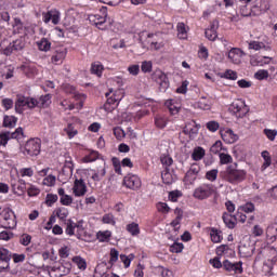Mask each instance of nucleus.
I'll return each instance as SVG.
<instances>
[{
	"instance_id": "obj_1",
	"label": "nucleus",
	"mask_w": 277,
	"mask_h": 277,
	"mask_svg": "<svg viewBox=\"0 0 277 277\" xmlns=\"http://www.w3.org/2000/svg\"><path fill=\"white\" fill-rule=\"evenodd\" d=\"M223 179L224 181H227V183L237 185L242 181H246V171L237 169V164H230L223 173Z\"/></svg>"
},
{
	"instance_id": "obj_2",
	"label": "nucleus",
	"mask_w": 277,
	"mask_h": 277,
	"mask_svg": "<svg viewBox=\"0 0 277 277\" xmlns=\"http://www.w3.org/2000/svg\"><path fill=\"white\" fill-rule=\"evenodd\" d=\"M107 101L104 104L105 111H114L116 107L120 104V101L124 98V91L122 89H118L114 91L110 89L108 93L105 94Z\"/></svg>"
},
{
	"instance_id": "obj_3",
	"label": "nucleus",
	"mask_w": 277,
	"mask_h": 277,
	"mask_svg": "<svg viewBox=\"0 0 277 277\" xmlns=\"http://www.w3.org/2000/svg\"><path fill=\"white\" fill-rule=\"evenodd\" d=\"M24 107H27L28 109H34L35 107H38V100L18 94L15 102L16 114H23Z\"/></svg>"
},
{
	"instance_id": "obj_4",
	"label": "nucleus",
	"mask_w": 277,
	"mask_h": 277,
	"mask_svg": "<svg viewBox=\"0 0 277 277\" xmlns=\"http://www.w3.org/2000/svg\"><path fill=\"white\" fill-rule=\"evenodd\" d=\"M228 111L237 118H243L248 114L249 109L243 100H235L228 108Z\"/></svg>"
},
{
	"instance_id": "obj_5",
	"label": "nucleus",
	"mask_w": 277,
	"mask_h": 277,
	"mask_svg": "<svg viewBox=\"0 0 277 277\" xmlns=\"http://www.w3.org/2000/svg\"><path fill=\"white\" fill-rule=\"evenodd\" d=\"M151 79L158 83L160 92H166L170 88V80H168V76L161 69H156L151 74Z\"/></svg>"
},
{
	"instance_id": "obj_6",
	"label": "nucleus",
	"mask_w": 277,
	"mask_h": 277,
	"mask_svg": "<svg viewBox=\"0 0 277 277\" xmlns=\"http://www.w3.org/2000/svg\"><path fill=\"white\" fill-rule=\"evenodd\" d=\"M101 12L104 14V16L90 15L89 21L90 23H93L97 29L105 31V29H107V27H104L105 23H107V6H102Z\"/></svg>"
},
{
	"instance_id": "obj_7",
	"label": "nucleus",
	"mask_w": 277,
	"mask_h": 277,
	"mask_svg": "<svg viewBox=\"0 0 277 277\" xmlns=\"http://www.w3.org/2000/svg\"><path fill=\"white\" fill-rule=\"evenodd\" d=\"M40 138H31L25 144V153L29 157H38L40 155Z\"/></svg>"
},
{
	"instance_id": "obj_8",
	"label": "nucleus",
	"mask_w": 277,
	"mask_h": 277,
	"mask_svg": "<svg viewBox=\"0 0 277 277\" xmlns=\"http://www.w3.org/2000/svg\"><path fill=\"white\" fill-rule=\"evenodd\" d=\"M23 135V128H17L14 132H2L0 133V146H8V142L10 140H17V137H21Z\"/></svg>"
},
{
	"instance_id": "obj_9",
	"label": "nucleus",
	"mask_w": 277,
	"mask_h": 277,
	"mask_svg": "<svg viewBox=\"0 0 277 277\" xmlns=\"http://www.w3.org/2000/svg\"><path fill=\"white\" fill-rule=\"evenodd\" d=\"M238 252L242 259H248L254 254V243H251L250 240L241 242L238 247Z\"/></svg>"
},
{
	"instance_id": "obj_10",
	"label": "nucleus",
	"mask_w": 277,
	"mask_h": 277,
	"mask_svg": "<svg viewBox=\"0 0 277 277\" xmlns=\"http://www.w3.org/2000/svg\"><path fill=\"white\" fill-rule=\"evenodd\" d=\"M68 274H70V266H64V265H62V264L54 265V266L49 271L50 277L68 276Z\"/></svg>"
},
{
	"instance_id": "obj_11",
	"label": "nucleus",
	"mask_w": 277,
	"mask_h": 277,
	"mask_svg": "<svg viewBox=\"0 0 277 277\" xmlns=\"http://www.w3.org/2000/svg\"><path fill=\"white\" fill-rule=\"evenodd\" d=\"M123 185L128 189H140L142 187V181L137 175H128L123 179Z\"/></svg>"
},
{
	"instance_id": "obj_12",
	"label": "nucleus",
	"mask_w": 277,
	"mask_h": 277,
	"mask_svg": "<svg viewBox=\"0 0 277 277\" xmlns=\"http://www.w3.org/2000/svg\"><path fill=\"white\" fill-rule=\"evenodd\" d=\"M241 265H243L241 262L233 263L228 260L223 262L224 269L226 272H232L233 274H243V267Z\"/></svg>"
},
{
	"instance_id": "obj_13",
	"label": "nucleus",
	"mask_w": 277,
	"mask_h": 277,
	"mask_svg": "<svg viewBox=\"0 0 277 277\" xmlns=\"http://www.w3.org/2000/svg\"><path fill=\"white\" fill-rule=\"evenodd\" d=\"M211 194H213V188L210 186H200L195 189L194 197L197 198V200H206Z\"/></svg>"
},
{
	"instance_id": "obj_14",
	"label": "nucleus",
	"mask_w": 277,
	"mask_h": 277,
	"mask_svg": "<svg viewBox=\"0 0 277 277\" xmlns=\"http://www.w3.org/2000/svg\"><path fill=\"white\" fill-rule=\"evenodd\" d=\"M11 187L13 189V194H16V196H23L25 192H27V184L25 183V180H11Z\"/></svg>"
},
{
	"instance_id": "obj_15",
	"label": "nucleus",
	"mask_w": 277,
	"mask_h": 277,
	"mask_svg": "<svg viewBox=\"0 0 277 277\" xmlns=\"http://www.w3.org/2000/svg\"><path fill=\"white\" fill-rule=\"evenodd\" d=\"M3 220L6 222L4 228H16V214L12 210L2 211Z\"/></svg>"
},
{
	"instance_id": "obj_16",
	"label": "nucleus",
	"mask_w": 277,
	"mask_h": 277,
	"mask_svg": "<svg viewBox=\"0 0 277 277\" xmlns=\"http://www.w3.org/2000/svg\"><path fill=\"white\" fill-rule=\"evenodd\" d=\"M220 134L225 144H235L239 140V136L230 129L221 130Z\"/></svg>"
},
{
	"instance_id": "obj_17",
	"label": "nucleus",
	"mask_w": 277,
	"mask_h": 277,
	"mask_svg": "<svg viewBox=\"0 0 277 277\" xmlns=\"http://www.w3.org/2000/svg\"><path fill=\"white\" fill-rule=\"evenodd\" d=\"M199 172H200V166L196 163L192 164L185 175L186 183H190V184L194 183V181L198 179Z\"/></svg>"
},
{
	"instance_id": "obj_18",
	"label": "nucleus",
	"mask_w": 277,
	"mask_h": 277,
	"mask_svg": "<svg viewBox=\"0 0 277 277\" xmlns=\"http://www.w3.org/2000/svg\"><path fill=\"white\" fill-rule=\"evenodd\" d=\"M72 192L77 197L85 196L88 192V186H85V182H83V180H76L74 183Z\"/></svg>"
},
{
	"instance_id": "obj_19",
	"label": "nucleus",
	"mask_w": 277,
	"mask_h": 277,
	"mask_svg": "<svg viewBox=\"0 0 277 277\" xmlns=\"http://www.w3.org/2000/svg\"><path fill=\"white\" fill-rule=\"evenodd\" d=\"M243 51L239 48H234L228 52V60L233 62V64H241V57L243 56Z\"/></svg>"
},
{
	"instance_id": "obj_20",
	"label": "nucleus",
	"mask_w": 277,
	"mask_h": 277,
	"mask_svg": "<svg viewBox=\"0 0 277 277\" xmlns=\"http://www.w3.org/2000/svg\"><path fill=\"white\" fill-rule=\"evenodd\" d=\"M185 135H189L190 140H195L196 135H198V127H196V121L188 122L183 130Z\"/></svg>"
},
{
	"instance_id": "obj_21",
	"label": "nucleus",
	"mask_w": 277,
	"mask_h": 277,
	"mask_svg": "<svg viewBox=\"0 0 277 277\" xmlns=\"http://www.w3.org/2000/svg\"><path fill=\"white\" fill-rule=\"evenodd\" d=\"M68 53V50L66 48H58L55 51V54L52 56V63L53 64H62L64 60H66V54Z\"/></svg>"
},
{
	"instance_id": "obj_22",
	"label": "nucleus",
	"mask_w": 277,
	"mask_h": 277,
	"mask_svg": "<svg viewBox=\"0 0 277 277\" xmlns=\"http://www.w3.org/2000/svg\"><path fill=\"white\" fill-rule=\"evenodd\" d=\"M52 21L53 25H57L60 23V12L57 11H49L44 14V23H50Z\"/></svg>"
},
{
	"instance_id": "obj_23",
	"label": "nucleus",
	"mask_w": 277,
	"mask_h": 277,
	"mask_svg": "<svg viewBox=\"0 0 277 277\" xmlns=\"http://www.w3.org/2000/svg\"><path fill=\"white\" fill-rule=\"evenodd\" d=\"M16 122H18V118L15 116H4L3 127L6 129H14V127H16Z\"/></svg>"
},
{
	"instance_id": "obj_24",
	"label": "nucleus",
	"mask_w": 277,
	"mask_h": 277,
	"mask_svg": "<svg viewBox=\"0 0 277 277\" xmlns=\"http://www.w3.org/2000/svg\"><path fill=\"white\" fill-rule=\"evenodd\" d=\"M262 158L264 159V162L261 167V171L265 172L269 166H272V156H269V151L264 150L262 151Z\"/></svg>"
},
{
	"instance_id": "obj_25",
	"label": "nucleus",
	"mask_w": 277,
	"mask_h": 277,
	"mask_svg": "<svg viewBox=\"0 0 277 277\" xmlns=\"http://www.w3.org/2000/svg\"><path fill=\"white\" fill-rule=\"evenodd\" d=\"M126 230H128L132 237H137V235H140V224L132 222L127 225Z\"/></svg>"
},
{
	"instance_id": "obj_26",
	"label": "nucleus",
	"mask_w": 277,
	"mask_h": 277,
	"mask_svg": "<svg viewBox=\"0 0 277 277\" xmlns=\"http://www.w3.org/2000/svg\"><path fill=\"white\" fill-rule=\"evenodd\" d=\"M176 29H177V38H180V40H186L187 28L185 27V23H177Z\"/></svg>"
},
{
	"instance_id": "obj_27",
	"label": "nucleus",
	"mask_w": 277,
	"mask_h": 277,
	"mask_svg": "<svg viewBox=\"0 0 277 277\" xmlns=\"http://www.w3.org/2000/svg\"><path fill=\"white\" fill-rule=\"evenodd\" d=\"M161 179L166 185H172V183H174V177L168 168H166V170L161 173Z\"/></svg>"
},
{
	"instance_id": "obj_28",
	"label": "nucleus",
	"mask_w": 277,
	"mask_h": 277,
	"mask_svg": "<svg viewBox=\"0 0 277 277\" xmlns=\"http://www.w3.org/2000/svg\"><path fill=\"white\" fill-rule=\"evenodd\" d=\"M155 274L161 277H174V273L172 271L164 268L163 266H158L155 268Z\"/></svg>"
},
{
	"instance_id": "obj_29",
	"label": "nucleus",
	"mask_w": 277,
	"mask_h": 277,
	"mask_svg": "<svg viewBox=\"0 0 277 277\" xmlns=\"http://www.w3.org/2000/svg\"><path fill=\"white\" fill-rule=\"evenodd\" d=\"M197 107L198 109H203V111H209V109H211V102H209V100H207L206 97H201L197 102Z\"/></svg>"
},
{
	"instance_id": "obj_30",
	"label": "nucleus",
	"mask_w": 277,
	"mask_h": 277,
	"mask_svg": "<svg viewBox=\"0 0 277 277\" xmlns=\"http://www.w3.org/2000/svg\"><path fill=\"white\" fill-rule=\"evenodd\" d=\"M39 51H50L51 50V41L47 38H42L39 42H37Z\"/></svg>"
},
{
	"instance_id": "obj_31",
	"label": "nucleus",
	"mask_w": 277,
	"mask_h": 277,
	"mask_svg": "<svg viewBox=\"0 0 277 277\" xmlns=\"http://www.w3.org/2000/svg\"><path fill=\"white\" fill-rule=\"evenodd\" d=\"M37 102L39 107H42L44 109L49 107V105H51V95L50 94L42 95Z\"/></svg>"
},
{
	"instance_id": "obj_32",
	"label": "nucleus",
	"mask_w": 277,
	"mask_h": 277,
	"mask_svg": "<svg viewBox=\"0 0 277 277\" xmlns=\"http://www.w3.org/2000/svg\"><path fill=\"white\" fill-rule=\"evenodd\" d=\"M72 262L76 263L78 269L85 271L88 268V263H85V260L81 256H74Z\"/></svg>"
},
{
	"instance_id": "obj_33",
	"label": "nucleus",
	"mask_w": 277,
	"mask_h": 277,
	"mask_svg": "<svg viewBox=\"0 0 277 277\" xmlns=\"http://www.w3.org/2000/svg\"><path fill=\"white\" fill-rule=\"evenodd\" d=\"M53 213L56 215V217H58V220H62V221L68 217V209L66 208H57L54 210Z\"/></svg>"
},
{
	"instance_id": "obj_34",
	"label": "nucleus",
	"mask_w": 277,
	"mask_h": 277,
	"mask_svg": "<svg viewBox=\"0 0 277 277\" xmlns=\"http://www.w3.org/2000/svg\"><path fill=\"white\" fill-rule=\"evenodd\" d=\"M223 221L227 228H235V217L233 215L224 213Z\"/></svg>"
},
{
	"instance_id": "obj_35",
	"label": "nucleus",
	"mask_w": 277,
	"mask_h": 277,
	"mask_svg": "<svg viewBox=\"0 0 277 277\" xmlns=\"http://www.w3.org/2000/svg\"><path fill=\"white\" fill-rule=\"evenodd\" d=\"M194 161H200L205 157V149L202 147H196L192 154Z\"/></svg>"
},
{
	"instance_id": "obj_36",
	"label": "nucleus",
	"mask_w": 277,
	"mask_h": 277,
	"mask_svg": "<svg viewBox=\"0 0 277 277\" xmlns=\"http://www.w3.org/2000/svg\"><path fill=\"white\" fill-rule=\"evenodd\" d=\"M266 234H267V237H271V239H273V241H276L277 224L275 223V224L268 226L266 229Z\"/></svg>"
},
{
	"instance_id": "obj_37",
	"label": "nucleus",
	"mask_w": 277,
	"mask_h": 277,
	"mask_svg": "<svg viewBox=\"0 0 277 277\" xmlns=\"http://www.w3.org/2000/svg\"><path fill=\"white\" fill-rule=\"evenodd\" d=\"M75 228H79V225L74 224L71 220H68L65 233L69 236H72L75 235Z\"/></svg>"
},
{
	"instance_id": "obj_38",
	"label": "nucleus",
	"mask_w": 277,
	"mask_h": 277,
	"mask_svg": "<svg viewBox=\"0 0 277 277\" xmlns=\"http://www.w3.org/2000/svg\"><path fill=\"white\" fill-rule=\"evenodd\" d=\"M210 236L213 243H220L222 241V232H217V229H212Z\"/></svg>"
},
{
	"instance_id": "obj_39",
	"label": "nucleus",
	"mask_w": 277,
	"mask_h": 277,
	"mask_svg": "<svg viewBox=\"0 0 277 277\" xmlns=\"http://www.w3.org/2000/svg\"><path fill=\"white\" fill-rule=\"evenodd\" d=\"M249 49H252L253 51H261V49H265V43L261 41H251L249 42Z\"/></svg>"
},
{
	"instance_id": "obj_40",
	"label": "nucleus",
	"mask_w": 277,
	"mask_h": 277,
	"mask_svg": "<svg viewBox=\"0 0 277 277\" xmlns=\"http://www.w3.org/2000/svg\"><path fill=\"white\" fill-rule=\"evenodd\" d=\"M254 77L259 80V81H263V79H267L269 77V71L265 70V69H260L254 74Z\"/></svg>"
},
{
	"instance_id": "obj_41",
	"label": "nucleus",
	"mask_w": 277,
	"mask_h": 277,
	"mask_svg": "<svg viewBox=\"0 0 277 277\" xmlns=\"http://www.w3.org/2000/svg\"><path fill=\"white\" fill-rule=\"evenodd\" d=\"M12 254H10V251L8 249H0V261H11Z\"/></svg>"
},
{
	"instance_id": "obj_42",
	"label": "nucleus",
	"mask_w": 277,
	"mask_h": 277,
	"mask_svg": "<svg viewBox=\"0 0 277 277\" xmlns=\"http://www.w3.org/2000/svg\"><path fill=\"white\" fill-rule=\"evenodd\" d=\"M91 72H92V75H97V77H101V75L103 72V65L96 64V63L92 64Z\"/></svg>"
},
{
	"instance_id": "obj_43",
	"label": "nucleus",
	"mask_w": 277,
	"mask_h": 277,
	"mask_svg": "<svg viewBox=\"0 0 277 277\" xmlns=\"http://www.w3.org/2000/svg\"><path fill=\"white\" fill-rule=\"evenodd\" d=\"M250 16H261L263 14L261 12V6L259 5L258 1L255 0V4L251 8V11L249 12Z\"/></svg>"
},
{
	"instance_id": "obj_44",
	"label": "nucleus",
	"mask_w": 277,
	"mask_h": 277,
	"mask_svg": "<svg viewBox=\"0 0 277 277\" xmlns=\"http://www.w3.org/2000/svg\"><path fill=\"white\" fill-rule=\"evenodd\" d=\"M13 51H23L25 49V43L22 40H15L11 43Z\"/></svg>"
},
{
	"instance_id": "obj_45",
	"label": "nucleus",
	"mask_w": 277,
	"mask_h": 277,
	"mask_svg": "<svg viewBox=\"0 0 277 277\" xmlns=\"http://www.w3.org/2000/svg\"><path fill=\"white\" fill-rule=\"evenodd\" d=\"M256 1H258V5H260V12H262V14H265V12L269 10V2H267L266 0H256Z\"/></svg>"
},
{
	"instance_id": "obj_46",
	"label": "nucleus",
	"mask_w": 277,
	"mask_h": 277,
	"mask_svg": "<svg viewBox=\"0 0 277 277\" xmlns=\"http://www.w3.org/2000/svg\"><path fill=\"white\" fill-rule=\"evenodd\" d=\"M206 38H208V40H211L212 42H214V40L217 39V31L213 30V29H206Z\"/></svg>"
},
{
	"instance_id": "obj_47",
	"label": "nucleus",
	"mask_w": 277,
	"mask_h": 277,
	"mask_svg": "<svg viewBox=\"0 0 277 277\" xmlns=\"http://www.w3.org/2000/svg\"><path fill=\"white\" fill-rule=\"evenodd\" d=\"M132 259H135V255L130 254L129 256L121 254L120 261L124 264V267H129L131 265Z\"/></svg>"
},
{
	"instance_id": "obj_48",
	"label": "nucleus",
	"mask_w": 277,
	"mask_h": 277,
	"mask_svg": "<svg viewBox=\"0 0 277 277\" xmlns=\"http://www.w3.org/2000/svg\"><path fill=\"white\" fill-rule=\"evenodd\" d=\"M57 200V195L48 194L45 198V205L48 207H53L55 205V201Z\"/></svg>"
},
{
	"instance_id": "obj_49",
	"label": "nucleus",
	"mask_w": 277,
	"mask_h": 277,
	"mask_svg": "<svg viewBox=\"0 0 277 277\" xmlns=\"http://www.w3.org/2000/svg\"><path fill=\"white\" fill-rule=\"evenodd\" d=\"M142 72H150L153 70V63L150 61H144L141 65Z\"/></svg>"
},
{
	"instance_id": "obj_50",
	"label": "nucleus",
	"mask_w": 277,
	"mask_h": 277,
	"mask_svg": "<svg viewBox=\"0 0 277 277\" xmlns=\"http://www.w3.org/2000/svg\"><path fill=\"white\" fill-rule=\"evenodd\" d=\"M19 243H22V246H29V243H31V235L23 234L19 238Z\"/></svg>"
},
{
	"instance_id": "obj_51",
	"label": "nucleus",
	"mask_w": 277,
	"mask_h": 277,
	"mask_svg": "<svg viewBox=\"0 0 277 277\" xmlns=\"http://www.w3.org/2000/svg\"><path fill=\"white\" fill-rule=\"evenodd\" d=\"M220 150H222V142H221V141H216V142L210 147V151L212 153V155H217V153H220Z\"/></svg>"
},
{
	"instance_id": "obj_52",
	"label": "nucleus",
	"mask_w": 277,
	"mask_h": 277,
	"mask_svg": "<svg viewBox=\"0 0 277 277\" xmlns=\"http://www.w3.org/2000/svg\"><path fill=\"white\" fill-rule=\"evenodd\" d=\"M157 210L160 213H170V207L166 202H158L157 203Z\"/></svg>"
},
{
	"instance_id": "obj_53",
	"label": "nucleus",
	"mask_w": 277,
	"mask_h": 277,
	"mask_svg": "<svg viewBox=\"0 0 277 277\" xmlns=\"http://www.w3.org/2000/svg\"><path fill=\"white\" fill-rule=\"evenodd\" d=\"M55 181H56L55 175H48L43 180V185H47L48 187H53V185H55Z\"/></svg>"
},
{
	"instance_id": "obj_54",
	"label": "nucleus",
	"mask_w": 277,
	"mask_h": 277,
	"mask_svg": "<svg viewBox=\"0 0 277 277\" xmlns=\"http://www.w3.org/2000/svg\"><path fill=\"white\" fill-rule=\"evenodd\" d=\"M206 179L208 181H215L217 179V169H212L206 173Z\"/></svg>"
},
{
	"instance_id": "obj_55",
	"label": "nucleus",
	"mask_w": 277,
	"mask_h": 277,
	"mask_svg": "<svg viewBox=\"0 0 277 277\" xmlns=\"http://www.w3.org/2000/svg\"><path fill=\"white\" fill-rule=\"evenodd\" d=\"M183 243L174 242L170 247V252H174L175 254H179L180 252H183Z\"/></svg>"
},
{
	"instance_id": "obj_56",
	"label": "nucleus",
	"mask_w": 277,
	"mask_h": 277,
	"mask_svg": "<svg viewBox=\"0 0 277 277\" xmlns=\"http://www.w3.org/2000/svg\"><path fill=\"white\" fill-rule=\"evenodd\" d=\"M225 79H230L232 81H237V71L227 69L224 74Z\"/></svg>"
},
{
	"instance_id": "obj_57",
	"label": "nucleus",
	"mask_w": 277,
	"mask_h": 277,
	"mask_svg": "<svg viewBox=\"0 0 277 277\" xmlns=\"http://www.w3.org/2000/svg\"><path fill=\"white\" fill-rule=\"evenodd\" d=\"M69 140H72V137H75V135H77L78 131L75 130V128L72 127L71 123L68 124V127L65 129Z\"/></svg>"
},
{
	"instance_id": "obj_58",
	"label": "nucleus",
	"mask_w": 277,
	"mask_h": 277,
	"mask_svg": "<svg viewBox=\"0 0 277 277\" xmlns=\"http://www.w3.org/2000/svg\"><path fill=\"white\" fill-rule=\"evenodd\" d=\"M208 131H211L212 133H215L220 129V123L217 121H210L207 123Z\"/></svg>"
},
{
	"instance_id": "obj_59",
	"label": "nucleus",
	"mask_w": 277,
	"mask_h": 277,
	"mask_svg": "<svg viewBox=\"0 0 277 277\" xmlns=\"http://www.w3.org/2000/svg\"><path fill=\"white\" fill-rule=\"evenodd\" d=\"M128 72L133 77H137L140 75V65H131L128 67Z\"/></svg>"
},
{
	"instance_id": "obj_60",
	"label": "nucleus",
	"mask_w": 277,
	"mask_h": 277,
	"mask_svg": "<svg viewBox=\"0 0 277 277\" xmlns=\"http://www.w3.org/2000/svg\"><path fill=\"white\" fill-rule=\"evenodd\" d=\"M97 237H98L100 241H107V239H109V237H111V232H109V230L100 232L97 234Z\"/></svg>"
},
{
	"instance_id": "obj_61",
	"label": "nucleus",
	"mask_w": 277,
	"mask_h": 277,
	"mask_svg": "<svg viewBox=\"0 0 277 277\" xmlns=\"http://www.w3.org/2000/svg\"><path fill=\"white\" fill-rule=\"evenodd\" d=\"M102 222L104 224H111L113 226L116 224V221L114 220V214H105L102 219Z\"/></svg>"
},
{
	"instance_id": "obj_62",
	"label": "nucleus",
	"mask_w": 277,
	"mask_h": 277,
	"mask_svg": "<svg viewBox=\"0 0 277 277\" xmlns=\"http://www.w3.org/2000/svg\"><path fill=\"white\" fill-rule=\"evenodd\" d=\"M264 133H265L266 137H268L271 140V142H274V140H276V135H277L276 130L265 129Z\"/></svg>"
},
{
	"instance_id": "obj_63",
	"label": "nucleus",
	"mask_w": 277,
	"mask_h": 277,
	"mask_svg": "<svg viewBox=\"0 0 277 277\" xmlns=\"http://www.w3.org/2000/svg\"><path fill=\"white\" fill-rule=\"evenodd\" d=\"M240 210H242L245 213H252V211H254V203L248 202L240 207Z\"/></svg>"
},
{
	"instance_id": "obj_64",
	"label": "nucleus",
	"mask_w": 277,
	"mask_h": 277,
	"mask_svg": "<svg viewBox=\"0 0 277 277\" xmlns=\"http://www.w3.org/2000/svg\"><path fill=\"white\" fill-rule=\"evenodd\" d=\"M221 163L226 164L233 161V157L228 154H220Z\"/></svg>"
}]
</instances>
